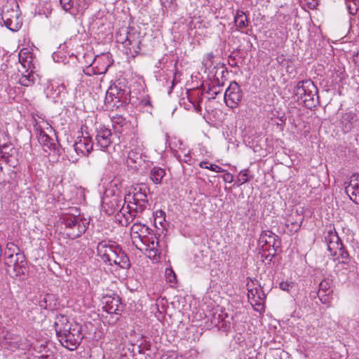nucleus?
I'll return each mask as SVG.
<instances>
[{"instance_id":"de8ad7c7","label":"nucleus","mask_w":359,"mask_h":359,"mask_svg":"<svg viewBox=\"0 0 359 359\" xmlns=\"http://www.w3.org/2000/svg\"><path fill=\"white\" fill-rule=\"evenodd\" d=\"M74 323H72L71 328H72V327H73V324H74ZM66 330H67V331L61 332V334H59L57 336V338L59 339V340H60V339H62V338H64V337H66V336H67V334H69V333L70 334V332H72V329L66 328Z\"/></svg>"},{"instance_id":"aec40b11","label":"nucleus","mask_w":359,"mask_h":359,"mask_svg":"<svg viewBox=\"0 0 359 359\" xmlns=\"http://www.w3.org/2000/svg\"><path fill=\"white\" fill-rule=\"evenodd\" d=\"M21 337L19 335L13 334L7 330H3L0 334V340L4 346L10 349L18 348L20 347Z\"/></svg>"},{"instance_id":"49530a36","label":"nucleus","mask_w":359,"mask_h":359,"mask_svg":"<svg viewBox=\"0 0 359 359\" xmlns=\"http://www.w3.org/2000/svg\"><path fill=\"white\" fill-rule=\"evenodd\" d=\"M23 54H26V53H22V50L20 51V54H19V60H20V62L22 64V65L25 67V62H28L27 61V59L29 58L30 60H32V56H26L25 58L23 57ZM29 62H31V60H29Z\"/></svg>"},{"instance_id":"473e14b6","label":"nucleus","mask_w":359,"mask_h":359,"mask_svg":"<svg viewBox=\"0 0 359 359\" xmlns=\"http://www.w3.org/2000/svg\"><path fill=\"white\" fill-rule=\"evenodd\" d=\"M215 81L217 82V86H213L212 88H210L206 93H209L212 95V98H215L216 96L220 93L219 88L223 86V83H219V79H215Z\"/></svg>"},{"instance_id":"c85d7f7f","label":"nucleus","mask_w":359,"mask_h":359,"mask_svg":"<svg viewBox=\"0 0 359 359\" xmlns=\"http://www.w3.org/2000/svg\"><path fill=\"white\" fill-rule=\"evenodd\" d=\"M144 224H142L140 223H135L130 228L131 235L133 236L134 239L140 240L141 236L142 229Z\"/></svg>"},{"instance_id":"4be33fe9","label":"nucleus","mask_w":359,"mask_h":359,"mask_svg":"<svg viewBox=\"0 0 359 359\" xmlns=\"http://www.w3.org/2000/svg\"><path fill=\"white\" fill-rule=\"evenodd\" d=\"M111 120L116 133H122L124 127L128 125L126 119L121 115L113 116Z\"/></svg>"},{"instance_id":"e2e57ef3","label":"nucleus","mask_w":359,"mask_h":359,"mask_svg":"<svg viewBox=\"0 0 359 359\" xmlns=\"http://www.w3.org/2000/svg\"><path fill=\"white\" fill-rule=\"evenodd\" d=\"M258 294H259V293H257V294H256V299H258Z\"/></svg>"},{"instance_id":"6e6552de","label":"nucleus","mask_w":359,"mask_h":359,"mask_svg":"<svg viewBox=\"0 0 359 359\" xmlns=\"http://www.w3.org/2000/svg\"><path fill=\"white\" fill-rule=\"evenodd\" d=\"M243 97L241 86L236 81H232L224 93V100L226 105L231 108L237 107L242 101Z\"/></svg>"},{"instance_id":"4468645a","label":"nucleus","mask_w":359,"mask_h":359,"mask_svg":"<svg viewBox=\"0 0 359 359\" xmlns=\"http://www.w3.org/2000/svg\"><path fill=\"white\" fill-rule=\"evenodd\" d=\"M97 146L102 150L107 149L112 142V133L111 130L104 126L97 130L95 136Z\"/></svg>"},{"instance_id":"39448f33","label":"nucleus","mask_w":359,"mask_h":359,"mask_svg":"<svg viewBox=\"0 0 359 359\" xmlns=\"http://www.w3.org/2000/svg\"><path fill=\"white\" fill-rule=\"evenodd\" d=\"M61 219L65 225V233L70 239L81 236L86 231V226L82 219L72 212L64 213Z\"/></svg>"},{"instance_id":"f257e3e1","label":"nucleus","mask_w":359,"mask_h":359,"mask_svg":"<svg viewBox=\"0 0 359 359\" xmlns=\"http://www.w3.org/2000/svg\"><path fill=\"white\" fill-rule=\"evenodd\" d=\"M97 250L104 263H108L111 266L115 264L123 269L130 268V259L118 245L108 244L106 241H101L98 243Z\"/></svg>"},{"instance_id":"423d86ee","label":"nucleus","mask_w":359,"mask_h":359,"mask_svg":"<svg viewBox=\"0 0 359 359\" xmlns=\"http://www.w3.org/2000/svg\"><path fill=\"white\" fill-rule=\"evenodd\" d=\"M259 244L263 252L269 251L270 247L273 248V252L269 259V262H271L273 258L276 256L277 248L280 245V238L271 231H262L259 238Z\"/></svg>"},{"instance_id":"6ab92c4d","label":"nucleus","mask_w":359,"mask_h":359,"mask_svg":"<svg viewBox=\"0 0 359 359\" xmlns=\"http://www.w3.org/2000/svg\"><path fill=\"white\" fill-rule=\"evenodd\" d=\"M121 299L118 296L107 297L103 310L109 314L120 315L122 311Z\"/></svg>"},{"instance_id":"bf43d9fd","label":"nucleus","mask_w":359,"mask_h":359,"mask_svg":"<svg viewBox=\"0 0 359 359\" xmlns=\"http://www.w3.org/2000/svg\"><path fill=\"white\" fill-rule=\"evenodd\" d=\"M201 106H200V105H198V106H197V107H195V109H196L197 111H201Z\"/></svg>"},{"instance_id":"ddd939ff","label":"nucleus","mask_w":359,"mask_h":359,"mask_svg":"<svg viewBox=\"0 0 359 359\" xmlns=\"http://www.w3.org/2000/svg\"><path fill=\"white\" fill-rule=\"evenodd\" d=\"M142 245V246L138 247L136 245L137 248L142 250H145L148 252L149 257H156L158 254V240L155 235H151L149 237L140 238L139 240Z\"/></svg>"},{"instance_id":"393cba45","label":"nucleus","mask_w":359,"mask_h":359,"mask_svg":"<svg viewBox=\"0 0 359 359\" xmlns=\"http://www.w3.org/2000/svg\"><path fill=\"white\" fill-rule=\"evenodd\" d=\"M140 37L137 36L136 32L127 31L126 33V36L121 38V34L119 35V39H118V41L121 43H125L126 46L133 45Z\"/></svg>"},{"instance_id":"13d9d810","label":"nucleus","mask_w":359,"mask_h":359,"mask_svg":"<svg viewBox=\"0 0 359 359\" xmlns=\"http://www.w3.org/2000/svg\"><path fill=\"white\" fill-rule=\"evenodd\" d=\"M223 69H223V70H222V76H224V73H227V70H226V69H224V67H223Z\"/></svg>"},{"instance_id":"8fccbe9b","label":"nucleus","mask_w":359,"mask_h":359,"mask_svg":"<svg viewBox=\"0 0 359 359\" xmlns=\"http://www.w3.org/2000/svg\"><path fill=\"white\" fill-rule=\"evenodd\" d=\"M351 199L355 203H359V189L357 190L353 196H350Z\"/></svg>"},{"instance_id":"a18cd8bd","label":"nucleus","mask_w":359,"mask_h":359,"mask_svg":"<svg viewBox=\"0 0 359 359\" xmlns=\"http://www.w3.org/2000/svg\"><path fill=\"white\" fill-rule=\"evenodd\" d=\"M140 104L143 107H150L151 108L153 107L152 105H151V101L150 97L149 95H147L145 97H144L141 100Z\"/></svg>"},{"instance_id":"ea45409f","label":"nucleus","mask_w":359,"mask_h":359,"mask_svg":"<svg viewBox=\"0 0 359 359\" xmlns=\"http://www.w3.org/2000/svg\"><path fill=\"white\" fill-rule=\"evenodd\" d=\"M165 275L170 283H175L176 280V275L172 269H166Z\"/></svg>"},{"instance_id":"c9c22d12","label":"nucleus","mask_w":359,"mask_h":359,"mask_svg":"<svg viewBox=\"0 0 359 359\" xmlns=\"http://www.w3.org/2000/svg\"><path fill=\"white\" fill-rule=\"evenodd\" d=\"M1 304L4 306H5L6 304H8V309L9 310H12L17 306V303H16L15 300H14L13 298L3 299V301L1 302Z\"/></svg>"},{"instance_id":"338daca9","label":"nucleus","mask_w":359,"mask_h":359,"mask_svg":"<svg viewBox=\"0 0 359 359\" xmlns=\"http://www.w3.org/2000/svg\"><path fill=\"white\" fill-rule=\"evenodd\" d=\"M277 60H278V62H280V60H279V57L277 58Z\"/></svg>"},{"instance_id":"f03ea898","label":"nucleus","mask_w":359,"mask_h":359,"mask_svg":"<svg viewBox=\"0 0 359 359\" xmlns=\"http://www.w3.org/2000/svg\"><path fill=\"white\" fill-rule=\"evenodd\" d=\"M4 264L6 273L11 277L19 280L27 278L29 267L26 257L22 252L6 255L4 257Z\"/></svg>"},{"instance_id":"e433bc0d","label":"nucleus","mask_w":359,"mask_h":359,"mask_svg":"<svg viewBox=\"0 0 359 359\" xmlns=\"http://www.w3.org/2000/svg\"><path fill=\"white\" fill-rule=\"evenodd\" d=\"M175 156L177 157L180 161L184 162L189 165L191 164V156L189 155V154H184L183 156L181 154H175Z\"/></svg>"},{"instance_id":"bb28decb","label":"nucleus","mask_w":359,"mask_h":359,"mask_svg":"<svg viewBox=\"0 0 359 359\" xmlns=\"http://www.w3.org/2000/svg\"><path fill=\"white\" fill-rule=\"evenodd\" d=\"M359 189V175H353L351 177L348 185L346 187V192L350 196H353L354 194Z\"/></svg>"},{"instance_id":"4d7b16f0","label":"nucleus","mask_w":359,"mask_h":359,"mask_svg":"<svg viewBox=\"0 0 359 359\" xmlns=\"http://www.w3.org/2000/svg\"><path fill=\"white\" fill-rule=\"evenodd\" d=\"M229 65H231V67H237V63L236 62L234 61V60L232 61V62H229Z\"/></svg>"},{"instance_id":"5fc2aeb1","label":"nucleus","mask_w":359,"mask_h":359,"mask_svg":"<svg viewBox=\"0 0 359 359\" xmlns=\"http://www.w3.org/2000/svg\"><path fill=\"white\" fill-rule=\"evenodd\" d=\"M175 83H176L175 79H173L172 81V86L170 87V90L168 91L169 94L171 93L172 90L173 89L174 86H175Z\"/></svg>"},{"instance_id":"c03bdc74","label":"nucleus","mask_w":359,"mask_h":359,"mask_svg":"<svg viewBox=\"0 0 359 359\" xmlns=\"http://www.w3.org/2000/svg\"><path fill=\"white\" fill-rule=\"evenodd\" d=\"M215 57V55L212 53H208L206 55V60L203 62L205 66H211L212 64V59Z\"/></svg>"},{"instance_id":"680f3d73","label":"nucleus","mask_w":359,"mask_h":359,"mask_svg":"<svg viewBox=\"0 0 359 359\" xmlns=\"http://www.w3.org/2000/svg\"><path fill=\"white\" fill-rule=\"evenodd\" d=\"M1 158H6V156L4 155H1Z\"/></svg>"},{"instance_id":"a19ab883","label":"nucleus","mask_w":359,"mask_h":359,"mask_svg":"<svg viewBox=\"0 0 359 359\" xmlns=\"http://www.w3.org/2000/svg\"><path fill=\"white\" fill-rule=\"evenodd\" d=\"M293 283L288 281H282L279 284V287L284 291H289L290 287H292Z\"/></svg>"},{"instance_id":"a878e982","label":"nucleus","mask_w":359,"mask_h":359,"mask_svg":"<svg viewBox=\"0 0 359 359\" xmlns=\"http://www.w3.org/2000/svg\"><path fill=\"white\" fill-rule=\"evenodd\" d=\"M165 175V170L159 167H154L150 171V178L155 184H161Z\"/></svg>"},{"instance_id":"f3484780","label":"nucleus","mask_w":359,"mask_h":359,"mask_svg":"<svg viewBox=\"0 0 359 359\" xmlns=\"http://www.w3.org/2000/svg\"><path fill=\"white\" fill-rule=\"evenodd\" d=\"M149 191L147 187H140L135 188V191L133 196V200L135 205H136L137 209L139 208L140 212H142L147 207L148 203L147 192Z\"/></svg>"},{"instance_id":"69168bd1","label":"nucleus","mask_w":359,"mask_h":359,"mask_svg":"<svg viewBox=\"0 0 359 359\" xmlns=\"http://www.w3.org/2000/svg\"><path fill=\"white\" fill-rule=\"evenodd\" d=\"M277 60H278V62H280V60H279V57L277 58Z\"/></svg>"},{"instance_id":"5701e85b","label":"nucleus","mask_w":359,"mask_h":359,"mask_svg":"<svg viewBox=\"0 0 359 359\" xmlns=\"http://www.w3.org/2000/svg\"><path fill=\"white\" fill-rule=\"evenodd\" d=\"M296 216L299 217V219L293 220V215H291L290 219H288L286 222V226L291 233L297 232L300 229L301 225L304 221V217H301L297 212H296Z\"/></svg>"},{"instance_id":"58836bf2","label":"nucleus","mask_w":359,"mask_h":359,"mask_svg":"<svg viewBox=\"0 0 359 359\" xmlns=\"http://www.w3.org/2000/svg\"><path fill=\"white\" fill-rule=\"evenodd\" d=\"M151 235H154L152 233V230L150 228H149L147 226L144 225V226L142 229L141 236H140V239L146 238V237H149Z\"/></svg>"},{"instance_id":"f704fd0d","label":"nucleus","mask_w":359,"mask_h":359,"mask_svg":"<svg viewBox=\"0 0 359 359\" xmlns=\"http://www.w3.org/2000/svg\"><path fill=\"white\" fill-rule=\"evenodd\" d=\"M16 252H21L19 248L13 243H7L5 257L8 255H15Z\"/></svg>"},{"instance_id":"7ed1b4c3","label":"nucleus","mask_w":359,"mask_h":359,"mask_svg":"<svg viewBox=\"0 0 359 359\" xmlns=\"http://www.w3.org/2000/svg\"><path fill=\"white\" fill-rule=\"evenodd\" d=\"M130 89L123 87L121 82L114 83L107 90L104 105L111 110L126 106L130 101Z\"/></svg>"},{"instance_id":"9b49d317","label":"nucleus","mask_w":359,"mask_h":359,"mask_svg":"<svg viewBox=\"0 0 359 359\" xmlns=\"http://www.w3.org/2000/svg\"><path fill=\"white\" fill-rule=\"evenodd\" d=\"M74 150L77 154L88 156L93 150V142L89 136L78 137L74 144Z\"/></svg>"},{"instance_id":"20e7f679","label":"nucleus","mask_w":359,"mask_h":359,"mask_svg":"<svg viewBox=\"0 0 359 359\" xmlns=\"http://www.w3.org/2000/svg\"><path fill=\"white\" fill-rule=\"evenodd\" d=\"M318 90L311 79H305L297 83L294 95L302 100L308 109H313L319 104Z\"/></svg>"},{"instance_id":"052dcab7","label":"nucleus","mask_w":359,"mask_h":359,"mask_svg":"<svg viewBox=\"0 0 359 359\" xmlns=\"http://www.w3.org/2000/svg\"><path fill=\"white\" fill-rule=\"evenodd\" d=\"M156 213H159V215H162L163 214H165V212L163 211V210H160V211H157Z\"/></svg>"},{"instance_id":"09e8293b","label":"nucleus","mask_w":359,"mask_h":359,"mask_svg":"<svg viewBox=\"0 0 359 359\" xmlns=\"http://www.w3.org/2000/svg\"><path fill=\"white\" fill-rule=\"evenodd\" d=\"M223 180L224 182H228V183H231L233 182V176L232 174L229 173V172H226L225 173L224 175H223Z\"/></svg>"},{"instance_id":"f8f14e48","label":"nucleus","mask_w":359,"mask_h":359,"mask_svg":"<svg viewBox=\"0 0 359 359\" xmlns=\"http://www.w3.org/2000/svg\"><path fill=\"white\" fill-rule=\"evenodd\" d=\"M36 135L39 142L43 145L46 151H47L46 149L47 148L50 151H57L58 155L60 154L56 140L50 137L41 128H36Z\"/></svg>"},{"instance_id":"2eb2a0df","label":"nucleus","mask_w":359,"mask_h":359,"mask_svg":"<svg viewBox=\"0 0 359 359\" xmlns=\"http://www.w3.org/2000/svg\"><path fill=\"white\" fill-rule=\"evenodd\" d=\"M325 238L330 255L337 256L338 251L343 247V243L337 233L335 231L330 230Z\"/></svg>"},{"instance_id":"2f4dec72","label":"nucleus","mask_w":359,"mask_h":359,"mask_svg":"<svg viewBox=\"0 0 359 359\" xmlns=\"http://www.w3.org/2000/svg\"><path fill=\"white\" fill-rule=\"evenodd\" d=\"M252 178H253L252 176H250L249 177V170L245 169V170H241L238 173L237 180L240 183V184H243L248 182L249 180H250V179H252Z\"/></svg>"},{"instance_id":"4c0bfd02","label":"nucleus","mask_w":359,"mask_h":359,"mask_svg":"<svg viewBox=\"0 0 359 359\" xmlns=\"http://www.w3.org/2000/svg\"><path fill=\"white\" fill-rule=\"evenodd\" d=\"M60 4L62 8L66 11H69L73 7L72 0H60Z\"/></svg>"},{"instance_id":"72a5a7b5","label":"nucleus","mask_w":359,"mask_h":359,"mask_svg":"<svg viewBox=\"0 0 359 359\" xmlns=\"http://www.w3.org/2000/svg\"><path fill=\"white\" fill-rule=\"evenodd\" d=\"M92 63H90L88 66H87L85 69H83V73L87 76H92L95 74H101L99 69L97 67H92ZM107 70V67L104 69L102 73H105Z\"/></svg>"},{"instance_id":"6e6d98bb","label":"nucleus","mask_w":359,"mask_h":359,"mask_svg":"<svg viewBox=\"0 0 359 359\" xmlns=\"http://www.w3.org/2000/svg\"><path fill=\"white\" fill-rule=\"evenodd\" d=\"M208 164V162L207 161H201L200 163H199V166L202 168H205V165H207Z\"/></svg>"},{"instance_id":"603ef678","label":"nucleus","mask_w":359,"mask_h":359,"mask_svg":"<svg viewBox=\"0 0 359 359\" xmlns=\"http://www.w3.org/2000/svg\"><path fill=\"white\" fill-rule=\"evenodd\" d=\"M39 306L43 309H47V302L46 298H43V300H41L39 302Z\"/></svg>"},{"instance_id":"1a4fd4ad","label":"nucleus","mask_w":359,"mask_h":359,"mask_svg":"<svg viewBox=\"0 0 359 359\" xmlns=\"http://www.w3.org/2000/svg\"><path fill=\"white\" fill-rule=\"evenodd\" d=\"M339 127L344 134L351 133L359 127V116L353 111L342 113L339 123Z\"/></svg>"},{"instance_id":"b1692460","label":"nucleus","mask_w":359,"mask_h":359,"mask_svg":"<svg viewBox=\"0 0 359 359\" xmlns=\"http://www.w3.org/2000/svg\"><path fill=\"white\" fill-rule=\"evenodd\" d=\"M234 23L237 29L240 30L248 26V20L245 13L238 10L234 17Z\"/></svg>"},{"instance_id":"864d4df0","label":"nucleus","mask_w":359,"mask_h":359,"mask_svg":"<svg viewBox=\"0 0 359 359\" xmlns=\"http://www.w3.org/2000/svg\"><path fill=\"white\" fill-rule=\"evenodd\" d=\"M273 255L271 254V253H269V254H264V253H262L261 255V257L263 259H266V260H269V259L271 257V255Z\"/></svg>"},{"instance_id":"cd10ccee","label":"nucleus","mask_w":359,"mask_h":359,"mask_svg":"<svg viewBox=\"0 0 359 359\" xmlns=\"http://www.w3.org/2000/svg\"><path fill=\"white\" fill-rule=\"evenodd\" d=\"M34 75L32 73H29L27 75L22 74L19 79V83L21 86H29L34 83Z\"/></svg>"},{"instance_id":"7c9ffc66","label":"nucleus","mask_w":359,"mask_h":359,"mask_svg":"<svg viewBox=\"0 0 359 359\" xmlns=\"http://www.w3.org/2000/svg\"><path fill=\"white\" fill-rule=\"evenodd\" d=\"M337 259H339V263L342 264H348L349 262V255L348 252L345 250L343 246L339 251L337 254Z\"/></svg>"},{"instance_id":"3c124183","label":"nucleus","mask_w":359,"mask_h":359,"mask_svg":"<svg viewBox=\"0 0 359 359\" xmlns=\"http://www.w3.org/2000/svg\"><path fill=\"white\" fill-rule=\"evenodd\" d=\"M311 1H309L307 3V6L309 8L311 9H313L316 7V6L318 5V3L316 1V0H311Z\"/></svg>"},{"instance_id":"c756f323","label":"nucleus","mask_w":359,"mask_h":359,"mask_svg":"<svg viewBox=\"0 0 359 359\" xmlns=\"http://www.w3.org/2000/svg\"><path fill=\"white\" fill-rule=\"evenodd\" d=\"M346 7L351 15H355L358 10V3L356 0H346Z\"/></svg>"},{"instance_id":"dca6fc26","label":"nucleus","mask_w":359,"mask_h":359,"mask_svg":"<svg viewBox=\"0 0 359 359\" xmlns=\"http://www.w3.org/2000/svg\"><path fill=\"white\" fill-rule=\"evenodd\" d=\"M332 285V280L327 278L323 279L320 283L317 295L321 303L327 304L330 302L333 292Z\"/></svg>"},{"instance_id":"37998d69","label":"nucleus","mask_w":359,"mask_h":359,"mask_svg":"<svg viewBox=\"0 0 359 359\" xmlns=\"http://www.w3.org/2000/svg\"><path fill=\"white\" fill-rule=\"evenodd\" d=\"M205 168L216 172H222L224 171V169H222L221 167L215 164H210L209 166L205 165Z\"/></svg>"},{"instance_id":"79ce46f5","label":"nucleus","mask_w":359,"mask_h":359,"mask_svg":"<svg viewBox=\"0 0 359 359\" xmlns=\"http://www.w3.org/2000/svg\"><path fill=\"white\" fill-rule=\"evenodd\" d=\"M141 43H142V42H141V41H140V39H138V40H137V41L134 43L135 45H136V48H135V46H133V47L134 48V50H133V51H134V54H133L132 53H130L132 54V56H133V57H135V55H137L139 53L140 50H141V46H141ZM128 49H129L130 52H131V48H129Z\"/></svg>"},{"instance_id":"9d476101","label":"nucleus","mask_w":359,"mask_h":359,"mask_svg":"<svg viewBox=\"0 0 359 359\" xmlns=\"http://www.w3.org/2000/svg\"><path fill=\"white\" fill-rule=\"evenodd\" d=\"M1 19L4 25L12 32L18 31L22 25L19 12L15 9H4L1 13Z\"/></svg>"},{"instance_id":"a211bd4d","label":"nucleus","mask_w":359,"mask_h":359,"mask_svg":"<svg viewBox=\"0 0 359 359\" xmlns=\"http://www.w3.org/2000/svg\"><path fill=\"white\" fill-rule=\"evenodd\" d=\"M248 297L255 302V305L261 309L257 308L256 311L260 313L264 311V304L266 299V294L262 288L248 289Z\"/></svg>"},{"instance_id":"0e129e2a","label":"nucleus","mask_w":359,"mask_h":359,"mask_svg":"<svg viewBox=\"0 0 359 359\" xmlns=\"http://www.w3.org/2000/svg\"><path fill=\"white\" fill-rule=\"evenodd\" d=\"M74 210H75V212H78V210H77V209L74 208Z\"/></svg>"},{"instance_id":"412c9836","label":"nucleus","mask_w":359,"mask_h":359,"mask_svg":"<svg viewBox=\"0 0 359 359\" xmlns=\"http://www.w3.org/2000/svg\"><path fill=\"white\" fill-rule=\"evenodd\" d=\"M72 323L67 316L63 314L56 316L54 323L56 335L61 334V332L67 331L66 328L71 329Z\"/></svg>"},{"instance_id":"0eeeda50","label":"nucleus","mask_w":359,"mask_h":359,"mask_svg":"<svg viewBox=\"0 0 359 359\" xmlns=\"http://www.w3.org/2000/svg\"><path fill=\"white\" fill-rule=\"evenodd\" d=\"M72 332L59 341L61 344L70 351L75 350L82 341L84 335L82 333V327L79 323H74Z\"/></svg>"}]
</instances>
